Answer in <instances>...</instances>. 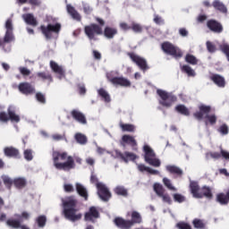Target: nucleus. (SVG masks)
<instances>
[{"label": "nucleus", "instance_id": "f257e3e1", "mask_svg": "<svg viewBox=\"0 0 229 229\" xmlns=\"http://www.w3.org/2000/svg\"><path fill=\"white\" fill-rule=\"evenodd\" d=\"M52 158L54 167L58 169V171H71L76 167L74 157H72V156H69L67 152L55 150L52 153Z\"/></svg>", "mask_w": 229, "mask_h": 229}, {"label": "nucleus", "instance_id": "338daca9", "mask_svg": "<svg viewBox=\"0 0 229 229\" xmlns=\"http://www.w3.org/2000/svg\"><path fill=\"white\" fill-rule=\"evenodd\" d=\"M174 201H185V197L180 193L174 194Z\"/></svg>", "mask_w": 229, "mask_h": 229}, {"label": "nucleus", "instance_id": "ddd939ff", "mask_svg": "<svg viewBox=\"0 0 229 229\" xmlns=\"http://www.w3.org/2000/svg\"><path fill=\"white\" fill-rule=\"evenodd\" d=\"M97 185L98 195L99 196L100 199H102V201H108L110 198H112V192H110L108 187H106V185L104 183H98Z\"/></svg>", "mask_w": 229, "mask_h": 229}, {"label": "nucleus", "instance_id": "6e6552de", "mask_svg": "<svg viewBox=\"0 0 229 229\" xmlns=\"http://www.w3.org/2000/svg\"><path fill=\"white\" fill-rule=\"evenodd\" d=\"M62 30V24L55 23V24H47L40 25L39 30L41 31L42 35L45 37L47 40H51L53 38V33L58 35Z\"/></svg>", "mask_w": 229, "mask_h": 229}, {"label": "nucleus", "instance_id": "2eb2a0df", "mask_svg": "<svg viewBox=\"0 0 229 229\" xmlns=\"http://www.w3.org/2000/svg\"><path fill=\"white\" fill-rule=\"evenodd\" d=\"M154 191L159 198H162L163 201H171V197L169 194L165 193V189H164V186L162 184L156 182L153 185Z\"/></svg>", "mask_w": 229, "mask_h": 229}, {"label": "nucleus", "instance_id": "6ab92c4d", "mask_svg": "<svg viewBox=\"0 0 229 229\" xmlns=\"http://www.w3.org/2000/svg\"><path fill=\"white\" fill-rule=\"evenodd\" d=\"M207 26L213 33H223V24L216 20L208 21Z\"/></svg>", "mask_w": 229, "mask_h": 229}, {"label": "nucleus", "instance_id": "680f3d73", "mask_svg": "<svg viewBox=\"0 0 229 229\" xmlns=\"http://www.w3.org/2000/svg\"><path fill=\"white\" fill-rule=\"evenodd\" d=\"M15 217H18L20 219L21 223H22V219H30V213L24 211L21 213V215H15Z\"/></svg>", "mask_w": 229, "mask_h": 229}, {"label": "nucleus", "instance_id": "79ce46f5", "mask_svg": "<svg viewBox=\"0 0 229 229\" xmlns=\"http://www.w3.org/2000/svg\"><path fill=\"white\" fill-rule=\"evenodd\" d=\"M131 30L134 33H142V31L144 30V28L140 25V23H137L135 21H131Z\"/></svg>", "mask_w": 229, "mask_h": 229}, {"label": "nucleus", "instance_id": "412c9836", "mask_svg": "<svg viewBox=\"0 0 229 229\" xmlns=\"http://www.w3.org/2000/svg\"><path fill=\"white\" fill-rule=\"evenodd\" d=\"M99 217V211L96 207H90L89 211L84 215V221H90L94 223V219H98Z\"/></svg>", "mask_w": 229, "mask_h": 229}, {"label": "nucleus", "instance_id": "4be33fe9", "mask_svg": "<svg viewBox=\"0 0 229 229\" xmlns=\"http://www.w3.org/2000/svg\"><path fill=\"white\" fill-rule=\"evenodd\" d=\"M50 69H52L53 72L57 74L59 80H62V78H65V70H64L62 66L58 65L56 62L50 61Z\"/></svg>", "mask_w": 229, "mask_h": 229}, {"label": "nucleus", "instance_id": "5701e85b", "mask_svg": "<svg viewBox=\"0 0 229 229\" xmlns=\"http://www.w3.org/2000/svg\"><path fill=\"white\" fill-rule=\"evenodd\" d=\"M114 225L121 229H130L132 226V223L130 220H125L123 217H116L114 220Z\"/></svg>", "mask_w": 229, "mask_h": 229}, {"label": "nucleus", "instance_id": "0e129e2a", "mask_svg": "<svg viewBox=\"0 0 229 229\" xmlns=\"http://www.w3.org/2000/svg\"><path fill=\"white\" fill-rule=\"evenodd\" d=\"M119 26L123 31H130V30H131V25H129L126 22H121Z\"/></svg>", "mask_w": 229, "mask_h": 229}, {"label": "nucleus", "instance_id": "a211bd4d", "mask_svg": "<svg viewBox=\"0 0 229 229\" xmlns=\"http://www.w3.org/2000/svg\"><path fill=\"white\" fill-rule=\"evenodd\" d=\"M18 90L24 94L25 96H30L31 94H35V87L31 85L30 82H21L18 86Z\"/></svg>", "mask_w": 229, "mask_h": 229}, {"label": "nucleus", "instance_id": "dca6fc26", "mask_svg": "<svg viewBox=\"0 0 229 229\" xmlns=\"http://www.w3.org/2000/svg\"><path fill=\"white\" fill-rule=\"evenodd\" d=\"M4 157H7V158H21V151L13 146L5 147L4 148Z\"/></svg>", "mask_w": 229, "mask_h": 229}, {"label": "nucleus", "instance_id": "9b49d317", "mask_svg": "<svg viewBox=\"0 0 229 229\" xmlns=\"http://www.w3.org/2000/svg\"><path fill=\"white\" fill-rule=\"evenodd\" d=\"M127 56L139 67L140 71H142V72H146L147 71H149L151 67H149V64H148V60L146 58L133 53L129 52L127 53Z\"/></svg>", "mask_w": 229, "mask_h": 229}, {"label": "nucleus", "instance_id": "603ef678", "mask_svg": "<svg viewBox=\"0 0 229 229\" xmlns=\"http://www.w3.org/2000/svg\"><path fill=\"white\" fill-rule=\"evenodd\" d=\"M175 228H178V229H192V226L190 225V224L187 223V222L181 221V222H178L175 225Z\"/></svg>", "mask_w": 229, "mask_h": 229}, {"label": "nucleus", "instance_id": "f704fd0d", "mask_svg": "<svg viewBox=\"0 0 229 229\" xmlns=\"http://www.w3.org/2000/svg\"><path fill=\"white\" fill-rule=\"evenodd\" d=\"M131 217V220H130V222L132 223V226L134 225H139L142 223V216H140V213L137 211H132Z\"/></svg>", "mask_w": 229, "mask_h": 229}, {"label": "nucleus", "instance_id": "0eeeda50", "mask_svg": "<svg viewBox=\"0 0 229 229\" xmlns=\"http://www.w3.org/2000/svg\"><path fill=\"white\" fill-rule=\"evenodd\" d=\"M161 49L164 51V53H165V55H169L177 60L183 56V52L182 49L169 41L163 42L161 44Z\"/></svg>", "mask_w": 229, "mask_h": 229}, {"label": "nucleus", "instance_id": "bf43d9fd", "mask_svg": "<svg viewBox=\"0 0 229 229\" xmlns=\"http://www.w3.org/2000/svg\"><path fill=\"white\" fill-rule=\"evenodd\" d=\"M36 98L42 105H46V96L41 92L36 93Z\"/></svg>", "mask_w": 229, "mask_h": 229}, {"label": "nucleus", "instance_id": "7ed1b4c3", "mask_svg": "<svg viewBox=\"0 0 229 229\" xmlns=\"http://www.w3.org/2000/svg\"><path fill=\"white\" fill-rule=\"evenodd\" d=\"M209 112H212V106L202 104L199 106V111L195 112L193 116L198 121H201L204 117L206 125H208V123L214 125L217 123V116L216 114H208Z\"/></svg>", "mask_w": 229, "mask_h": 229}, {"label": "nucleus", "instance_id": "72a5a7b5", "mask_svg": "<svg viewBox=\"0 0 229 229\" xmlns=\"http://www.w3.org/2000/svg\"><path fill=\"white\" fill-rule=\"evenodd\" d=\"M200 190H201V188H199V184H198L197 182L191 181L190 182V191H191L193 198H198Z\"/></svg>", "mask_w": 229, "mask_h": 229}, {"label": "nucleus", "instance_id": "c756f323", "mask_svg": "<svg viewBox=\"0 0 229 229\" xmlns=\"http://www.w3.org/2000/svg\"><path fill=\"white\" fill-rule=\"evenodd\" d=\"M22 19L25 21L26 24H29V26H33L34 28L36 26H38V21H37V18L33 16L32 13L23 14Z\"/></svg>", "mask_w": 229, "mask_h": 229}, {"label": "nucleus", "instance_id": "58836bf2", "mask_svg": "<svg viewBox=\"0 0 229 229\" xmlns=\"http://www.w3.org/2000/svg\"><path fill=\"white\" fill-rule=\"evenodd\" d=\"M175 111L178 112V114H181L182 115H191V111H189V108H187V106H185L184 105L176 106Z\"/></svg>", "mask_w": 229, "mask_h": 229}, {"label": "nucleus", "instance_id": "c9c22d12", "mask_svg": "<svg viewBox=\"0 0 229 229\" xmlns=\"http://www.w3.org/2000/svg\"><path fill=\"white\" fill-rule=\"evenodd\" d=\"M114 194L122 196L123 198H128V190L124 186H116L114 189Z\"/></svg>", "mask_w": 229, "mask_h": 229}, {"label": "nucleus", "instance_id": "cd10ccee", "mask_svg": "<svg viewBox=\"0 0 229 229\" xmlns=\"http://www.w3.org/2000/svg\"><path fill=\"white\" fill-rule=\"evenodd\" d=\"M75 187H76L77 194H79V196H81V198H83V199H85V201H87V199H89V191H87V188H85V186H83L80 182H77L75 184Z\"/></svg>", "mask_w": 229, "mask_h": 229}, {"label": "nucleus", "instance_id": "13d9d810", "mask_svg": "<svg viewBox=\"0 0 229 229\" xmlns=\"http://www.w3.org/2000/svg\"><path fill=\"white\" fill-rule=\"evenodd\" d=\"M89 180H90V183H93L94 185H96L97 189H98V184L103 183V182H99V179L98 178V175L94 174V172L91 173Z\"/></svg>", "mask_w": 229, "mask_h": 229}, {"label": "nucleus", "instance_id": "8fccbe9b", "mask_svg": "<svg viewBox=\"0 0 229 229\" xmlns=\"http://www.w3.org/2000/svg\"><path fill=\"white\" fill-rule=\"evenodd\" d=\"M163 183L165 187L168 188L169 191H174V192H176V188L173 186V183L167 177L163 178Z\"/></svg>", "mask_w": 229, "mask_h": 229}, {"label": "nucleus", "instance_id": "864d4df0", "mask_svg": "<svg viewBox=\"0 0 229 229\" xmlns=\"http://www.w3.org/2000/svg\"><path fill=\"white\" fill-rule=\"evenodd\" d=\"M220 49L224 55H225L227 61L229 62V45L228 44H223L220 46Z\"/></svg>", "mask_w": 229, "mask_h": 229}, {"label": "nucleus", "instance_id": "bb28decb", "mask_svg": "<svg viewBox=\"0 0 229 229\" xmlns=\"http://www.w3.org/2000/svg\"><path fill=\"white\" fill-rule=\"evenodd\" d=\"M211 81L216 85V87H219L220 89H224L226 85V81L225 80V77L219 75V74H213L210 76Z\"/></svg>", "mask_w": 229, "mask_h": 229}, {"label": "nucleus", "instance_id": "f8f14e48", "mask_svg": "<svg viewBox=\"0 0 229 229\" xmlns=\"http://www.w3.org/2000/svg\"><path fill=\"white\" fill-rule=\"evenodd\" d=\"M106 78L114 87H123L125 89L131 87V81L130 80L123 76L114 77V72H107Z\"/></svg>", "mask_w": 229, "mask_h": 229}, {"label": "nucleus", "instance_id": "4c0bfd02", "mask_svg": "<svg viewBox=\"0 0 229 229\" xmlns=\"http://www.w3.org/2000/svg\"><path fill=\"white\" fill-rule=\"evenodd\" d=\"M98 96L105 101V103H110L112 101V98H110V94L107 93V91L101 88L98 90Z\"/></svg>", "mask_w": 229, "mask_h": 229}, {"label": "nucleus", "instance_id": "2f4dec72", "mask_svg": "<svg viewBox=\"0 0 229 229\" xmlns=\"http://www.w3.org/2000/svg\"><path fill=\"white\" fill-rule=\"evenodd\" d=\"M212 6H213V8H215V10H217L221 13H227V12H228L226 5L219 0L213 1Z\"/></svg>", "mask_w": 229, "mask_h": 229}, {"label": "nucleus", "instance_id": "1a4fd4ad", "mask_svg": "<svg viewBox=\"0 0 229 229\" xmlns=\"http://www.w3.org/2000/svg\"><path fill=\"white\" fill-rule=\"evenodd\" d=\"M157 94L161 98L159 104L162 106H165V108H170V106H173V103H176L178 99L176 96L173 95V93H169L163 89H157Z\"/></svg>", "mask_w": 229, "mask_h": 229}, {"label": "nucleus", "instance_id": "39448f33", "mask_svg": "<svg viewBox=\"0 0 229 229\" xmlns=\"http://www.w3.org/2000/svg\"><path fill=\"white\" fill-rule=\"evenodd\" d=\"M5 35L4 38H0V47L7 53V51H10V43L13 42L15 40V37L13 36V22L12 21V18L7 19L5 21ZM7 46V47H6Z\"/></svg>", "mask_w": 229, "mask_h": 229}, {"label": "nucleus", "instance_id": "a19ab883", "mask_svg": "<svg viewBox=\"0 0 229 229\" xmlns=\"http://www.w3.org/2000/svg\"><path fill=\"white\" fill-rule=\"evenodd\" d=\"M36 223L38 228H44V226H46V224L47 223V217H46L45 215H41L36 218Z\"/></svg>", "mask_w": 229, "mask_h": 229}, {"label": "nucleus", "instance_id": "aec40b11", "mask_svg": "<svg viewBox=\"0 0 229 229\" xmlns=\"http://www.w3.org/2000/svg\"><path fill=\"white\" fill-rule=\"evenodd\" d=\"M71 115L74 121L80 123V124H87V116L81 111L73 109L71 111Z\"/></svg>", "mask_w": 229, "mask_h": 229}, {"label": "nucleus", "instance_id": "c85d7f7f", "mask_svg": "<svg viewBox=\"0 0 229 229\" xmlns=\"http://www.w3.org/2000/svg\"><path fill=\"white\" fill-rule=\"evenodd\" d=\"M117 33H118L117 28H114L110 26L105 27L103 30V35L106 37V38H109V39L114 38V37L117 35Z\"/></svg>", "mask_w": 229, "mask_h": 229}, {"label": "nucleus", "instance_id": "ea45409f", "mask_svg": "<svg viewBox=\"0 0 229 229\" xmlns=\"http://www.w3.org/2000/svg\"><path fill=\"white\" fill-rule=\"evenodd\" d=\"M120 128L122 131H129L130 133H133V131H135V125L131 123H120Z\"/></svg>", "mask_w": 229, "mask_h": 229}, {"label": "nucleus", "instance_id": "9d476101", "mask_svg": "<svg viewBox=\"0 0 229 229\" xmlns=\"http://www.w3.org/2000/svg\"><path fill=\"white\" fill-rule=\"evenodd\" d=\"M21 123V116L17 114V111L13 106H10L7 108V114L5 112H1L0 122L1 123Z\"/></svg>", "mask_w": 229, "mask_h": 229}, {"label": "nucleus", "instance_id": "7c9ffc66", "mask_svg": "<svg viewBox=\"0 0 229 229\" xmlns=\"http://www.w3.org/2000/svg\"><path fill=\"white\" fill-rule=\"evenodd\" d=\"M66 10L69 15H71V17L73 18L74 21H81V15L80 14V13H78V11H76V9L72 5L67 4Z\"/></svg>", "mask_w": 229, "mask_h": 229}, {"label": "nucleus", "instance_id": "49530a36", "mask_svg": "<svg viewBox=\"0 0 229 229\" xmlns=\"http://www.w3.org/2000/svg\"><path fill=\"white\" fill-rule=\"evenodd\" d=\"M185 62L191 65H198V58L193 55L187 54L185 56Z\"/></svg>", "mask_w": 229, "mask_h": 229}, {"label": "nucleus", "instance_id": "e2e57ef3", "mask_svg": "<svg viewBox=\"0 0 229 229\" xmlns=\"http://www.w3.org/2000/svg\"><path fill=\"white\" fill-rule=\"evenodd\" d=\"M78 90L81 96H85V94H87V88H85V84H79Z\"/></svg>", "mask_w": 229, "mask_h": 229}, {"label": "nucleus", "instance_id": "4468645a", "mask_svg": "<svg viewBox=\"0 0 229 229\" xmlns=\"http://www.w3.org/2000/svg\"><path fill=\"white\" fill-rule=\"evenodd\" d=\"M114 155H115L116 158H121V160H123L125 162V164H128V162H130V160L131 162H135V160H137V158H139L137 157V155H135L134 153H131V152H128V151H125L123 154V152H121L120 150H115Z\"/></svg>", "mask_w": 229, "mask_h": 229}, {"label": "nucleus", "instance_id": "a18cd8bd", "mask_svg": "<svg viewBox=\"0 0 229 229\" xmlns=\"http://www.w3.org/2000/svg\"><path fill=\"white\" fill-rule=\"evenodd\" d=\"M192 225L194 228H197V229H205V226H207L205 222L199 218L193 219Z\"/></svg>", "mask_w": 229, "mask_h": 229}, {"label": "nucleus", "instance_id": "f03ea898", "mask_svg": "<svg viewBox=\"0 0 229 229\" xmlns=\"http://www.w3.org/2000/svg\"><path fill=\"white\" fill-rule=\"evenodd\" d=\"M97 23H91L84 27V33L89 40H98L99 35H103V26H105V20L103 18L95 17Z\"/></svg>", "mask_w": 229, "mask_h": 229}, {"label": "nucleus", "instance_id": "423d86ee", "mask_svg": "<svg viewBox=\"0 0 229 229\" xmlns=\"http://www.w3.org/2000/svg\"><path fill=\"white\" fill-rule=\"evenodd\" d=\"M144 151V160L148 165H152V167H160L162 165V162L160 159L157 158V154L155 150L151 148L148 145H145L143 147Z\"/></svg>", "mask_w": 229, "mask_h": 229}, {"label": "nucleus", "instance_id": "37998d69", "mask_svg": "<svg viewBox=\"0 0 229 229\" xmlns=\"http://www.w3.org/2000/svg\"><path fill=\"white\" fill-rule=\"evenodd\" d=\"M2 180L4 182V185H5L6 189H8V191H12V185H13V180H12V178H10L7 175H3Z\"/></svg>", "mask_w": 229, "mask_h": 229}, {"label": "nucleus", "instance_id": "3c124183", "mask_svg": "<svg viewBox=\"0 0 229 229\" xmlns=\"http://www.w3.org/2000/svg\"><path fill=\"white\" fill-rule=\"evenodd\" d=\"M216 201H229V191L225 193H218L216 195Z\"/></svg>", "mask_w": 229, "mask_h": 229}, {"label": "nucleus", "instance_id": "393cba45", "mask_svg": "<svg viewBox=\"0 0 229 229\" xmlns=\"http://www.w3.org/2000/svg\"><path fill=\"white\" fill-rule=\"evenodd\" d=\"M197 198H207V199H212V198H214V194H212V189L208 186H203L200 188Z\"/></svg>", "mask_w": 229, "mask_h": 229}, {"label": "nucleus", "instance_id": "6e6d98bb", "mask_svg": "<svg viewBox=\"0 0 229 229\" xmlns=\"http://www.w3.org/2000/svg\"><path fill=\"white\" fill-rule=\"evenodd\" d=\"M153 21L155 22V24H157L158 26L165 24V21H164V18H162L158 14H154Z\"/></svg>", "mask_w": 229, "mask_h": 229}, {"label": "nucleus", "instance_id": "774afa93", "mask_svg": "<svg viewBox=\"0 0 229 229\" xmlns=\"http://www.w3.org/2000/svg\"><path fill=\"white\" fill-rule=\"evenodd\" d=\"M64 192H74V186L72 184H64Z\"/></svg>", "mask_w": 229, "mask_h": 229}, {"label": "nucleus", "instance_id": "4d7b16f0", "mask_svg": "<svg viewBox=\"0 0 229 229\" xmlns=\"http://www.w3.org/2000/svg\"><path fill=\"white\" fill-rule=\"evenodd\" d=\"M218 131H219V133H221L222 135H228V132H229L228 125H227L226 123L222 124V125L218 128Z\"/></svg>", "mask_w": 229, "mask_h": 229}, {"label": "nucleus", "instance_id": "a878e982", "mask_svg": "<svg viewBox=\"0 0 229 229\" xmlns=\"http://www.w3.org/2000/svg\"><path fill=\"white\" fill-rule=\"evenodd\" d=\"M37 78H38V80H40L41 81H47L48 85H51V83H53V75L49 71L38 72Z\"/></svg>", "mask_w": 229, "mask_h": 229}, {"label": "nucleus", "instance_id": "69168bd1", "mask_svg": "<svg viewBox=\"0 0 229 229\" xmlns=\"http://www.w3.org/2000/svg\"><path fill=\"white\" fill-rule=\"evenodd\" d=\"M20 72L22 76H30V74H31V71L26 67H20Z\"/></svg>", "mask_w": 229, "mask_h": 229}, {"label": "nucleus", "instance_id": "f3484780", "mask_svg": "<svg viewBox=\"0 0 229 229\" xmlns=\"http://www.w3.org/2000/svg\"><path fill=\"white\" fill-rule=\"evenodd\" d=\"M131 146V148L133 149V151H137V140H135L134 136H131L130 134H124L122 137L121 145L122 146Z\"/></svg>", "mask_w": 229, "mask_h": 229}, {"label": "nucleus", "instance_id": "09e8293b", "mask_svg": "<svg viewBox=\"0 0 229 229\" xmlns=\"http://www.w3.org/2000/svg\"><path fill=\"white\" fill-rule=\"evenodd\" d=\"M182 72H185L188 76H196V72L192 70L190 65L184 64L182 66Z\"/></svg>", "mask_w": 229, "mask_h": 229}, {"label": "nucleus", "instance_id": "052dcab7", "mask_svg": "<svg viewBox=\"0 0 229 229\" xmlns=\"http://www.w3.org/2000/svg\"><path fill=\"white\" fill-rule=\"evenodd\" d=\"M206 46L208 53H216V45L214 43L207 41Z\"/></svg>", "mask_w": 229, "mask_h": 229}, {"label": "nucleus", "instance_id": "b1692460", "mask_svg": "<svg viewBox=\"0 0 229 229\" xmlns=\"http://www.w3.org/2000/svg\"><path fill=\"white\" fill-rule=\"evenodd\" d=\"M165 169L170 174H174L175 178H182L183 176V170L174 165H168Z\"/></svg>", "mask_w": 229, "mask_h": 229}, {"label": "nucleus", "instance_id": "20e7f679", "mask_svg": "<svg viewBox=\"0 0 229 229\" xmlns=\"http://www.w3.org/2000/svg\"><path fill=\"white\" fill-rule=\"evenodd\" d=\"M63 208L64 217L72 223L80 221L83 215L81 213L76 214L80 208L76 206V201H64L63 202Z\"/></svg>", "mask_w": 229, "mask_h": 229}, {"label": "nucleus", "instance_id": "c03bdc74", "mask_svg": "<svg viewBox=\"0 0 229 229\" xmlns=\"http://www.w3.org/2000/svg\"><path fill=\"white\" fill-rule=\"evenodd\" d=\"M7 226H10L11 228L19 229L21 228V221L15 220V219H8L6 221Z\"/></svg>", "mask_w": 229, "mask_h": 229}, {"label": "nucleus", "instance_id": "e433bc0d", "mask_svg": "<svg viewBox=\"0 0 229 229\" xmlns=\"http://www.w3.org/2000/svg\"><path fill=\"white\" fill-rule=\"evenodd\" d=\"M138 169L139 171H140L141 173H144V171H146L147 173H148L149 174H160V172L158 170H155L153 168H150L148 166H146L145 165H138Z\"/></svg>", "mask_w": 229, "mask_h": 229}, {"label": "nucleus", "instance_id": "5fc2aeb1", "mask_svg": "<svg viewBox=\"0 0 229 229\" xmlns=\"http://www.w3.org/2000/svg\"><path fill=\"white\" fill-rule=\"evenodd\" d=\"M23 156L25 160H28L29 162L33 160V151L31 149L24 150Z\"/></svg>", "mask_w": 229, "mask_h": 229}, {"label": "nucleus", "instance_id": "473e14b6", "mask_svg": "<svg viewBox=\"0 0 229 229\" xmlns=\"http://www.w3.org/2000/svg\"><path fill=\"white\" fill-rule=\"evenodd\" d=\"M13 185L21 191V189H24L26 185H28V182L24 177H17L13 179Z\"/></svg>", "mask_w": 229, "mask_h": 229}, {"label": "nucleus", "instance_id": "de8ad7c7", "mask_svg": "<svg viewBox=\"0 0 229 229\" xmlns=\"http://www.w3.org/2000/svg\"><path fill=\"white\" fill-rule=\"evenodd\" d=\"M75 140L78 142V144L85 145L87 144V136L78 132L75 134Z\"/></svg>", "mask_w": 229, "mask_h": 229}]
</instances>
